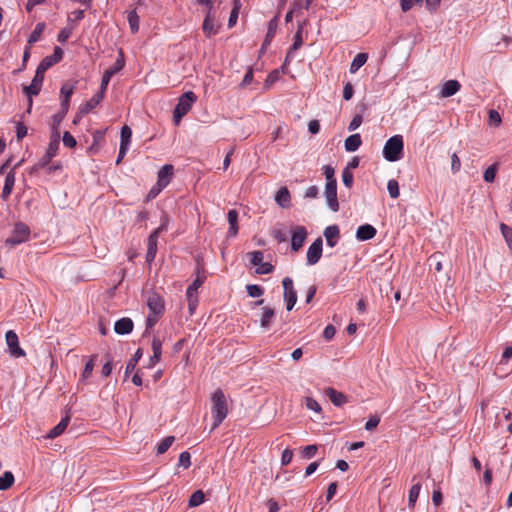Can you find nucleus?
<instances>
[{"mask_svg": "<svg viewBox=\"0 0 512 512\" xmlns=\"http://www.w3.org/2000/svg\"><path fill=\"white\" fill-rule=\"evenodd\" d=\"M146 304L150 311L146 320V325L147 328H151L156 325L160 317L163 315L165 311V302L160 294L150 292L147 296Z\"/></svg>", "mask_w": 512, "mask_h": 512, "instance_id": "f257e3e1", "label": "nucleus"}, {"mask_svg": "<svg viewBox=\"0 0 512 512\" xmlns=\"http://www.w3.org/2000/svg\"><path fill=\"white\" fill-rule=\"evenodd\" d=\"M212 401V415H213V427H218L228 414L227 400L221 389H217L211 396Z\"/></svg>", "mask_w": 512, "mask_h": 512, "instance_id": "f03ea898", "label": "nucleus"}, {"mask_svg": "<svg viewBox=\"0 0 512 512\" xmlns=\"http://www.w3.org/2000/svg\"><path fill=\"white\" fill-rule=\"evenodd\" d=\"M201 5H207L206 15L202 24V30L207 38L216 35L219 31L220 24L215 19L214 5L211 0H197Z\"/></svg>", "mask_w": 512, "mask_h": 512, "instance_id": "7ed1b4c3", "label": "nucleus"}, {"mask_svg": "<svg viewBox=\"0 0 512 512\" xmlns=\"http://www.w3.org/2000/svg\"><path fill=\"white\" fill-rule=\"evenodd\" d=\"M196 100L197 96L192 91H187L179 97L173 111V121L176 126L179 125L181 119L190 111Z\"/></svg>", "mask_w": 512, "mask_h": 512, "instance_id": "20e7f679", "label": "nucleus"}, {"mask_svg": "<svg viewBox=\"0 0 512 512\" xmlns=\"http://www.w3.org/2000/svg\"><path fill=\"white\" fill-rule=\"evenodd\" d=\"M403 137L394 135L389 138L383 147V156L389 162H395L401 159L403 154Z\"/></svg>", "mask_w": 512, "mask_h": 512, "instance_id": "39448f33", "label": "nucleus"}, {"mask_svg": "<svg viewBox=\"0 0 512 512\" xmlns=\"http://www.w3.org/2000/svg\"><path fill=\"white\" fill-rule=\"evenodd\" d=\"M30 234L31 231L28 225L23 222H16L14 224L11 236L5 240V245L13 247L22 244L29 240Z\"/></svg>", "mask_w": 512, "mask_h": 512, "instance_id": "423d86ee", "label": "nucleus"}, {"mask_svg": "<svg viewBox=\"0 0 512 512\" xmlns=\"http://www.w3.org/2000/svg\"><path fill=\"white\" fill-rule=\"evenodd\" d=\"M205 276L201 275L199 270H197V276L192 284L186 290V297L188 301V310L192 315L195 312V309L198 305V296L197 290L204 283Z\"/></svg>", "mask_w": 512, "mask_h": 512, "instance_id": "0eeeda50", "label": "nucleus"}, {"mask_svg": "<svg viewBox=\"0 0 512 512\" xmlns=\"http://www.w3.org/2000/svg\"><path fill=\"white\" fill-rule=\"evenodd\" d=\"M59 149V134L56 133L51 139L45 154L39 159V161L32 167V172H36L40 169L45 168L53 157L56 156Z\"/></svg>", "mask_w": 512, "mask_h": 512, "instance_id": "6e6552de", "label": "nucleus"}, {"mask_svg": "<svg viewBox=\"0 0 512 512\" xmlns=\"http://www.w3.org/2000/svg\"><path fill=\"white\" fill-rule=\"evenodd\" d=\"M45 72L46 71H44L40 67H37L35 75L31 81V84L29 86L24 87V93L29 97V109L32 106L31 97L38 95L41 90Z\"/></svg>", "mask_w": 512, "mask_h": 512, "instance_id": "1a4fd4ad", "label": "nucleus"}, {"mask_svg": "<svg viewBox=\"0 0 512 512\" xmlns=\"http://www.w3.org/2000/svg\"><path fill=\"white\" fill-rule=\"evenodd\" d=\"M284 288V300L288 311L292 310L297 301V292L294 289L293 280L290 277H285L282 281Z\"/></svg>", "mask_w": 512, "mask_h": 512, "instance_id": "9d476101", "label": "nucleus"}, {"mask_svg": "<svg viewBox=\"0 0 512 512\" xmlns=\"http://www.w3.org/2000/svg\"><path fill=\"white\" fill-rule=\"evenodd\" d=\"M5 339L9 352L13 357L19 358L25 356V351L19 346L18 336L13 330L6 332Z\"/></svg>", "mask_w": 512, "mask_h": 512, "instance_id": "9b49d317", "label": "nucleus"}, {"mask_svg": "<svg viewBox=\"0 0 512 512\" xmlns=\"http://www.w3.org/2000/svg\"><path fill=\"white\" fill-rule=\"evenodd\" d=\"M325 198L328 207L333 211L339 210V203L337 199V181H330L325 185Z\"/></svg>", "mask_w": 512, "mask_h": 512, "instance_id": "f8f14e48", "label": "nucleus"}, {"mask_svg": "<svg viewBox=\"0 0 512 512\" xmlns=\"http://www.w3.org/2000/svg\"><path fill=\"white\" fill-rule=\"evenodd\" d=\"M125 63H124V60L122 58V52L120 51V58H118L116 60V62L114 63L113 66L109 67L103 74V77H102V80H101V86L100 88L102 90H105L107 89L108 87V84L111 80V78L116 74L118 73L119 71H121L124 67Z\"/></svg>", "mask_w": 512, "mask_h": 512, "instance_id": "ddd939ff", "label": "nucleus"}, {"mask_svg": "<svg viewBox=\"0 0 512 512\" xmlns=\"http://www.w3.org/2000/svg\"><path fill=\"white\" fill-rule=\"evenodd\" d=\"M322 238L318 237L307 250V264L315 265L322 256Z\"/></svg>", "mask_w": 512, "mask_h": 512, "instance_id": "4468645a", "label": "nucleus"}, {"mask_svg": "<svg viewBox=\"0 0 512 512\" xmlns=\"http://www.w3.org/2000/svg\"><path fill=\"white\" fill-rule=\"evenodd\" d=\"M77 81H67L60 89L61 107L64 110H69L70 98L74 93Z\"/></svg>", "mask_w": 512, "mask_h": 512, "instance_id": "2eb2a0df", "label": "nucleus"}, {"mask_svg": "<svg viewBox=\"0 0 512 512\" xmlns=\"http://www.w3.org/2000/svg\"><path fill=\"white\" fill-rule=\"evenodd\" d=\"M307 238V230L304 226H296L292 231L291 248L298 251Z\"/></svg>", "mask_w": 512, "mask_h": 512, "instance_id": "dca6fc26", "label": "nucleus"}, {"mask_svg": "<svg viewBox=\"0 0 512 512\" xmlns=\"http://www.w3.org/2000/svg\"><path fill=\"white\" fill-rule=\"evenodd\" d=\"M105 94V90L100 88V91L96 93L90 100L86 103L82 104L79 107V115H86L90 111H92L95 107H97L100 102L103 100Z\"/></svg>", "mask_w": 512, "mask_h": 512, "instance_id": "f3484780", "label": "nucleus"}, {"mask_svg": "<svg viewBox=\"0 0 512 512\" xmlns=\"http://www.w3.org/2000/svg\"><path fill=\"white\" fill-rule=\"evenodd\" d=\"M158 232L152 231L150 236L148 237L147 242V253H146V262L151 264L157 254V243H158Z\"/></svg>", "mask_w": 512, "mask_h": 512, "instance_id": "a211bd4d", "label": "nucleus"}, {"mask_svg": "<svg viewBox=\"0 0 512 512\" xmlns=\"http://www.w3.org/2000/svg\"><path fill=\"white\" fill-rule=\"evenodd\" d=\"M63 56V51L60 47H55L54 53L50 56H46L38 65L44 71H47L54 64L58 63Z\"/></svg>", "mask_w": 512, "mask_h": 512, "instance_id": "6ab92c4d", "label": "nucleus"}, {"mask_svg": "<svg viewBox=\"0 0 512 512\" xmlns=\"http://www.w3.org/2000/svg\"><path fill=\"white\" fill-rule=\"evenodd\" d=\"M174 168L170 164L164 165L158 172V179L157 184H159L160 187H166L173 176Z\"/></svg>", "mask_w": 512, "mask_h": 512, "instance_id": "aec40b11", "label": "nucleus"}, {"mask_svg": "<svg viewBox=\"0 0 512 512\" xmlns=\"http://www.w3.org/2000/svg\"><path fill=\"white\" fill-rule=\"evenodd\" d=\"M133 321L130 318L123 317L115 322L114 330L117 334H129L133 330Z\"/></svg>", "mask_w": 512, "mask_h": 512, "instance_id": "412c9836", "label": "nucleus"}, {"mask_svg": "<svg viewBox=\"0 0 512 512\" xmlns=\"http://www.w3.org/2000/svg\"><path fill=\"white\" fill-rule=\"evenodd\" d=\"M376 232V229L372 225L365 224L358 227L356 237L360 241H366L372 239L376 235Z\"/></svg>", "mask_w": 512, "mask_h": 512, "instance_id": "4be33fe9", "label": "nucleus"}, {"mask_svg": "<svg viewBox=\"0 0 512 512\" xmlns=\"http://www.w3.org/2000/svg\"><path fill=\"white\" fill-rule=\"evenodd\" d=\"M69 423H70V415L67 413L66 416L63 417L61 419V421L48 432L46 437L49 439H54V438L60 436L65 431V429L67 428Z\"/></svg>", "mask_w": 512, "mask_h": 512, "instance_id": "5701e85b", "label": "nucleus"}, {"mask_svg": "<svg viewBox=\"0 0 512 512\" xmlns=\"http://www.w3.org/2000/svg\"><path fill=\"white\" fill-rule=\"evenodd\" d=\"M460 87L461 85L457 80H448L444 83L440 92V96L442 98L453 96L460 90Z\"/></svg>", "mask_w": 512, "mask_h": 512, "instance_id": "b1692460", "label": "nucleus"}, {"mask_svg": "<svg viewBox=\"0 0 512 512\" xmlns=\"http://www.w3.org/2000/svg\"><path fill=\"white\" fill-rule=\"evenodd\" d=\"M151 348L153 351L152 356L149 360V367H153L156 363L160 361L161 354H162V341L159 338H153L151 343Z\"/></svg>", "mask_w": 512, "mask_h": 512, "instance_id": "393cba45", "label": "nucleus"}, {"mask_svg": "<svg viewBox=\"0 0 512 512\" xmlns=\"http://www.w3.org/2000/svg\"><path fill=\"white\" fill-rule=\"evenodd\" d=\"M325 394L328 396L330 401L336 406H342L347 402V397L342 392L335 390L334 388H326Z\"/></svg>", "mask_w": 512, "mask_h": 512, "instance_id": "a878e982", "label": "nucleus"}, {"mask_svg": "<svg viewBox=\"0 0 512 512\" xmlns=\"http://www.w3.org/2000/svg\"><path fill=\"white\" fill-rule=\"evenodd\" d=\"M275 201L282 208L290 207L291 197L287 187H282L278 190L275 196Z\"/></svg>", "mask_w": 512, "mask_h": 512, "instance_id": "bb28decb", "label": "nucleus"}, {"mask_svg": "<svg viewBox=\"0 0 512 512\" xmlns=\"http://www.w3.org/2000/svg\"><path fill=\"white\" fill-rule=\"evenodd\" d=\"M15 184V172L14 170H11L5 178V184L2 191V198L4 200L8 199V197L11 195L13 187Z\"/></svg>", "mask_w": 512, "mask_h": 512, "instance_id": "cd10ccee", "label": "nucleus"}, {"mask_svg": "<svg viewBox=\"0 0 512 512\" xmlns=\"http://www.w3.org/2000/svg\"><path fill=\"white\" fill-rule=\"evenodd\" d=\"M362 144L360 134H353L346 138L344 147L348 152L356 151Z\"/></svg>", "mask_w": 512, "mask_h": 512, "instance_id": "c85d7f7f", "label": "nucleus"}, {"mask_svg": "<svg viewBox=\"0 0 512 512\" xmlns=\"http://www.w3.org/2000/svg\"><path fill=\"white\" fill-rule=\"evenodd\" d=\"M324 236L326 238L327 245L330 247H334L336 244V241L334 239L339 237L338 226H328L324 231Z\"/></svg>", "mask_w": 512, "mask_h": 512, "instance_id": "c756f323", "label": "nucleus"}, {"mask_svg": "<svg viewBox=\"0 0 512 512\" xmlns=\"http://www.w3.org/2000/svg\"><path fill=\"white\" fill-rule=\"evenodd\" d=\"M228 223H229V236H236L238 233V212L236 210H229L228 215Z\"/></svg>", "mask_w": 512, "mask_h": 512, "instance_id": "7c9ffc66", "label": "nucleus"}, {"mask_svg": "<svg viewBox=\"0 0 512 512\" xmlns=\"http://www.w3.org/2000/svg\"><path fill=\"white\" fill-rule=\"evenodd\" d=\"M277 27H278V20H277V17H274L268 23V30H267V33H266V36H265V39H264V42L262 45L263 48L270 44L271 40L274 38V36L276 34Z\"/></svg>", "mask_w": 512, "mask_h": 512, "instance_id": "2f4dec72", "label": "nucleus"}, {"mask_svg": "<svg viewBox=\"0 0 512 512\" xmlns=\"http://www.w3.org/2000/svg\"><path fill=\"white\" fill-rule=\"evenodd\" d=\"M274 316H275V311L273 308L264 307L263 313L260 318L261 327L265 328V329L269 328L271 325V320L274 318Z\"/></svg>", "mask_w": 512, "mask_h": 512, "instance_id": "473e14b6", "label": "nucleus"}, {"mask_svg": "<svg viewBox=\"0 0 512 512\" xmlns=\"http://www.w3.org/2000/svg\"><path fill=\"white\" fill-rule=\"evenodd\" d=\"M367 59L368 55L366 53H358L350 65V73H356L367 62Z\"/></svg>", "mask_w": 512, "mask_h": 512, "instance_id": "72a5a7b5", "label": "nucleus"}, {"mask_svg": "<svg viewBox=\"0 0 512 512\" xmlns=\"http://www.w3.org/2000/svg\"><path fill=\"white\" fill-rule=\"evenodd\" d=\"M420 490H421V484L420 482H416L412 485V487L410 488L409 490V495H408V508L409 509H413L414 508V505L416 503V500L419 496V493H420Z\"/></svg>", "mask_w": 512, "mask_h": 512, "instance_id": "f704fd0d", "label": "nucleus"}, {"mask_svg": "<svg viewBox=\"0 0 512 512\" xmlns=\"http://www.w3.org/2000/svg\"><path fill=\"white\" fill-rule=\"evenodd\" d=\"M240 8H241V1L240 0H233V8L231 10V13H230V16H229V19H228V27L229 28H232L233 26L236 25L237 20H238V16H239Z\"/></svg>", "mask_w": 512, "mask_h": 512, "instance_id": "c9c22d12", "label": "nucleus"}, {"mask_svg": "<svg viewBox=\"0 0 512 512\" xmlns=\"http://www.w3.org/2000/svg\"><path fill=\"white\" fill-rule=\"evenodd\" d=\"M302 30H303V25L300 24L299 27H298V31L296 32V34L294 36V43L290 47V49H289V51L287 53L286 60L291 56L293 51L298 50L302 46V44H303Z\"/></svg>", "mask_w": 512, "mask_h": 512, "instance_id": "e433bc0d", "label": "nucleus"}, {"mask_svg": "<svg viewBox=\"0 0 512 512\" xmlns=\"http://www.w3.org/2000/svg\"><path fill=\"white\" fill-rule=\"evenodd\" d=\"M127 20L130 26V30L133 34L139 30V16L136 10H132L128 13Z\"/></svg>", "mask_w": 512, "mask_h": 512, "instance_id": "4c0bfd02", "label": "nucleus"}, {"mask_svg": "<svg viewBox=\"0 0 512 512\" xmlns=\"http://www.w3.org/2000/svg\"><path fill=\"white\" fill-rule=\"evenodd\" d=\"M498 168L499 164L497 162L490 165L483 174L484 181L487 183H492L495 180Z\"/></svg>", "mask_w": 512, "mask_h": 512, "instance_id": "58836bf2", "label": "nucleus"}, {"mask_svg": "<svg viewBox=\"0 0 512 512\" xmlns=\"http://www.w3.org/2000/svg\"><path fill=\"white\" fill-rule=\"evenodd\" d=\"M14 483V476L12 472L6 471L2 476H0V490H7Z\"/></svg>", "mask_w": 512, "mask_h": 512, "instance_id": "ea45409f", "label": "nucleus"}, {"mask_svg": "<svg viewBox=\"0 0 512 512\" xmlns=\"http://www.w3.org/2000/svg\"><path fill=\"white\" fill-rule=\"evenodd\" d=\"M204 500H205V495H204L203 491L197 490L190 496L188 506L190 508L197 507L200 504H202L204 502Z\"/></svg>", "mask_w": 512, "mask_h": 512, "instance_id": "a19ab883", "label": "nucleus"}, {"mask_svg": "<svg viewBox=\"0 0 512 512\" xmlns=\"http://www.w3.org/2000/svg\"><path fill=\"white\" fill-rule=\"evenodd\" d=\"M44 29H45V24H44V23H42V22L38 23V24L35 26V29H34V30L32 31V33L30 34V36H29V38H28V43H29V44L36 43V42L40 39V37H41V35H42V33H43Z\"/></svg>", "mask_w": 512, "mask_h": 512, "instance_id": "79ce46f5", "label": "nucleus"}, {"mask_svg": "<svg viewBox=\"0 0 512 512\" xmlns=\"http://www.w3.org/2000/svg\"><path fill=\"white\" fill-rule=\"evenodd\" d=\"M175 437L174 436H167L164 439L161 440V442L157 446V453L163 454L165 453L174 443Z\"/></svg>", "mask_w": 512, "mask_h": 512, "instance_id": "37998d69", "label": "nucleus"}, {"mask_svg": "<svg viewBox=\"0 0 512 512\" xmlns=\"http://www.w3.org/2000/svg\"><path fill=\"white\" fill-rule=\"evenodd\" d=\"M95 360H96V355H93L88 360V362L85 364L84 370L81 374V379L83 381L87 380L91 376L94 366H95Z\"/></svg>", "mask_w": 512, "mask_h": 512, "instance_id": "c03bdc74", "label": "nucleus"}, {"mask_svg": "<svg viewBox=\"0 0 512 512\" xmlns=\"http://www.w3.org/2000/svg\"><path fill=\"white\" fill-rule=\"evenodd\" d=\"M500 230H501V233H502L509 249L512 251V228H510L509 226H507L504 223H501Z\"/></svg>", "mask_w": 512, "mask_h": 512, "instance_id": "a18cd8bd", "label": "nucleus"}, {"mask_svg": "<svg viewBox=\"0 0 512 512\" xmlns=\"http://www.w3.org/2000/svg\"><path fill=\"white\" fill-rule=\"evenodd\" d=\"M387 189L391 198L396 199L399 197V184L395 179H390L387 183Z\"/></svg>", "mask_w": 512, "mask_h": 512, "instance_id": "49530a36", "label": "nucleus"}, {"mask_svg": "<svg viewBox=\"0 0 512 512\" xmlns=\"http://www.w3.org/2000/svg\"><path fill=\"white\" fill-rule=\"evenodd\" d=\"M120 136H121L120 145H124V146L128 147L130 144L131 136H132V130L130 129V127L127 125H124L121 128Z\"/></svg>", "mask_w": 512, "mask_h": 512, "instance_id": "de8ad7c7", "label": "nucleus"}, {"mask_svg": "<svg viewBox=\"0 0 512 512\" xmlns=\"http://www.w3.org/2000/svg\"><path fill=\"white\" fill-rule=\"evenodd\" d=\"M141 356H142L141 349H138L136 351L134 357L132 359H130L129 362L127 363V365H126V370H125V374L126 375H128L129 373H131L135 369V367H136L139 359L141 358Z\"/></svg>", "mask_w": 512, "mask_h": 512, "instance_id": "09e8293b", "label": "nucleus"}, {"mask_svg": "<svg viewBox=\"0 0 512 512\" xmlns=\"http://www.w3.org/2000/svg\"><path fill=\"white\" fill-rule=\"evenodd\" d=\"M501 121V116L496 110L489 111L488 124L490 126L498 127Z\"/></svg>", "mask_w": 512, "mask_h": 512, "instance_id": "8fccbe9b", "label": "nucleus"}, {"mask_svg": "<svg viewBox=\"0 0 512 512\" xmlns=\"http://www.w3.org/2000/svg\"><path fill=\"white\" fill-rule=\"evenodd\" d=\"M67 112H68V110H64V108L61 107L60 112H58L57 114H55L53 116V128L55 130L54 135H56V133L58 134L57 127L63 121Z\"/></svg>", "mask_w": 512, "mask_h": 512, "instance_id": "3c124183", "label": "nucleus"}, {"mask_svg": "<svg viewBox=\"0 0 512 512\" xmlns=\"http://www.w3.org/2000/svg\"><path fill=\"white\" fill-rule=\"evenodd\" d=\"M246 289L250 297H260L264 292L263 288L256 284L247 285Z\"/></svg>", "mask_w": 512, "mask_h": 512, "instance_id": "603ef678", "label": "nucleus"}, {"mask_svg": "<svg viewBox=\"0 0 512 512\" xmlns=\"http://www.w3.org/2000/svg\"><path fill=\"white\" fill-rule=\"evenodd\" d=\"M250 256V262L254 266H259L263 262V252L262 251H253L248 254Z\"/></svg>", "mask_w": 512, "mask_h": 512, "instance_id": "864d4df0", "label": "nucleus"}, {"mask_svg": "<svg viewBox=\"0 0 512 512\" xmlns=\"http://www.w3.org/2000/svg\"><path fill=\"white\" fill-rule=\"evenodd\" d=\"M305 407L309 410H312L314 412H321V406L320 404L313 398L311 397H306L305 398Z\"/></svg>", "mask_w": 512, "mask_h": 512, "instance_id": "5fc2aeb1", "label": "nucleus"}, {"mask_svg": "<svg viewBox=\"0 0 512 512\" xmlns=\"http://www.w3.org/2000/svg\"><path fill=\"white\" fill-rule=\"evenodd\" d=\"M62 141H63V144L69 148H74L77 144L74 136L68 131L64 132Z\"/></svg>", "mask_w": 512, "mask_h": 512, "instance_id": "6e6d98bb", "label": "nucleus"}, {"mask_svg": "<svg viewBox=\"0 0 512 512\" xmlns=\"http://www.w3.org/2000/svg\"><path fill=\"white\" fill-rule=\"evenodd\" d=\"M191 465V455L189 452L184 451L179 456V466L187 469Z\"/></svg>", "mask_w": 512, "mask_h": 512, "instance_id": "4d7b16f0", "label": "nucleus"}, {"mask_svg": "<svg viewBox=\"0 0 512 512\" xmlns=\"http://www.w3.org/2000/svg\"><path fill=\"white\" fill-rule=\"evenodd\" d=\"M317 450H318V447L317 445H308V446H305L303 449H302V456L304 458H307V459H310L312 457L315 456V454L317 453Z\"/></svg>", "mask_w": 512, "mask_h": 512, "instance_id": "13d9d810", "label": "nucleus"}, {"mask_svg": "<svg viewBox=\"0 0 512 512\" xmlns=\"http://www.w3.org/2000/svg\"><path fill=\"white\" fill-rule=\"evenodd\" d=\"M322 169L323 174L325 175L326 178V183H329L330 181H336V178L334 176L335 170L333 167H331L330 165H324Z\"/></svg>", "mask_w": 512, "mask_h": 512, "instance_id": "bf43d9fd", "label": "nucleus"}, {"mask_svg": "<svg viewBox=\"0 0 512 512\" xmlns=\"http://www.w3.org/2000/svg\"><path fill=\"white\" fill-rule=\"evenodd\" d=\"M164 189V187H160L159 184H155L148 192L146 196V202L151 201L152 199L156 198L158 194Z\"/></svg>", "mask_w": 512, "mask_h": 512, "instance_id": "052dcab7", "label": "nucleus"}, {"mask_svg": "<svg viewBox=\"0 0 512 512\" xmlns=\"http://www.w3.org/2000/svg\"><path fill=\"white\" fill-rule=\"evenodd\" d=\"M380 423V417L378 415H373L369 418V420L365 424V429L371 431L375 429Z\"/></svg>", "mask_w": 512, "mask_h": 512, "instance_id": "680f3d73", "label": "nucleus"}, {"mask_svg": "<svg viewBox=\"0 0 512 512\" xmlns=\"http://www.w3.org/2000/svg\"><path fill=\"white\" fill-rule=\"evenodd\" d=\"M27 135V127L23 122H17L16 124V137L21 141Z\"/></svg>", "mask_w": 512, "mask_h": 512, "instance_id": "e2e57ef3", "label": "nucleus"}, {"mask_svg": "<svg viewBox=\"0 0 512 512\" xmlns=\"http://www.w3.org/2000/svg\"><path fill=\"white\" fill-rule=\"evenodd\" d=\"M342 181L348 188H350L353 184V174L347 168H345L342 172Z\"/></svg>", "mask_w": 512, "mask_h": 512, "instance_id": "0e129e2a", "label": "nucleus"}, {"mask_svg": "<svg viewBox=\"0 0 512 512\" xmlns=\"http://www.w3.org/2000/svg\"><path fill=\"white\" fill-rule=\"evenodd\" d=\"M292 458H293V450L286 448L282 453L281 464L284 466L290 464L292 461Z\"/></svg>", "mask_w": 512, "mask_h": 512, "instance_id": "69168bd1", "label": "nucleus"}, {"mask_svg": "<svg viewBox=\"0 0 512 512\" xmlns=\"http://www.w3.org/2000/svg\"><path fill=\"white\" fill-rule=\"evenodd\" d=\"M71 33H72V29L71 28H68V27L63 28L58 33V36H57L58 42H61V43L66 42L68 40V38L70 37Z\"/></svg>", "mask_w": 512, "mask_h": 512, "instance_id": "338daca9", "label": "nucleus"}, {"mask_svg": "<svg viewBox=\"0 0 512 512\" xmlns=\"http://www.w3.org/2000/svg\"><path fill=\"white\" fill-rule=\"evenodd\" d=\"M512 358V346H507L501 356L500 364H506Z\"/></svg>", "mask_w": 512, "mask_h": 512, "instance_id": "774afa93", "label": "nucleus"}]
</instances>
